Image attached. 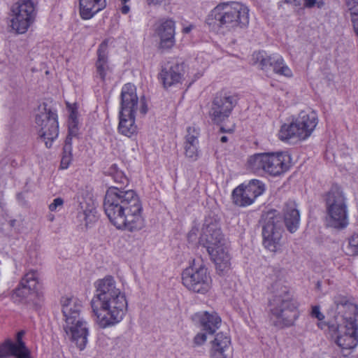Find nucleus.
<instances>
[{
	"mask_svg": "<svg viewBox=\"0 0 358 358\" xmlns=\"http://www.w3.org/2000/svg\"><path fill=\"white\" fill-rule=\"evenodd\" d=\"M108 41H103L99 46L97 50V60L95 64L96 78H100L104 82L107 76L110 74L111 69L108 66Z\"/></svg>",
	"mask_w": 358,
	"mask_h": 358,
	"instance_id": "24",
	"label": "nucleus"
},
{
	"mask_svg": "<svg viewBox=\"0 0 358 358\" xmlns=\"http://www.w3.org/2000/svg\"><path fill=\"white\" fill-rule=\"evenodd\" d=\"M155 34L159 38V48L171 49L176 43V22L171 19H162L156 24Z\"/></svg>",
	"mask_w": 358,
	"mask_h": 358,
	"instance_id": "18",
	"label": "nucleus"
},
{
	"mask_svg": "<svg viewBox=\"0 0 358 358\" xmlns=\"http://www.w3.org/2000/svg\"><path fill=\"white\" fill-rule=\"evenodd\" d=\"M24 334L25 331L21 330L17 333L15 342L6 339L0 344V358H8L10 356L16 358H31V352L22 341Z\"/></svg>",
	"mask_w": 358,
	"mask_h": 358,
	"instance_id": "17",
	"label": "nucleus"
},
{
	"mask_svg": "<svg viewBox=\"0 0 358 358\" xmlns=\"http://www.w3.org/2000/svg\"><path fill=\"white\" fill-rule=\"evenodd\" d=\"M317 123V115L315 111L302 110L289 124L281 126L278 133L279 138L282 141L291 139L306 140L312 134Z\"/></svg>",
	"mask_w": 358,
	"mask_h": 358,
	"instance_id": "7",
	"label": "nucleus"
},
{
	"mask_svg": "<svg viewBox=\"0 0 358 358\" xmlns=\"http://www.w3.org/2000/svg\"><path fill=\"white\" fill-rule=\"evenodd\" d=\"M347 11L350 13V19L358 18V0H345Z\"/></svg>",
	"mask_w": 358,
	"mask_h": 358,
	"instance_id": "36",
	"label": "nucleus"
},
{
	"mask_svg": "<svg viewBox=\"0 0 358 358\" xmlns=\"http://www.w3.org/2000/svg\"><path fill=\"white\" fill-rule=\"evenodd\" d=\"M351 22L352 24L354 31L356 34V35L358 36V17L351 20Z\"/></svg>",
	"mask_w": 358,
	"mask_h": 358,
	"instance_id": "44",
	"label": "nucleus"
},
{
	"mask_svg": "<svg viewBox=\"0 0 358 358\" xmlns=\"http://www.w3.org/2000/svg\"><path fill=\"white\" fill-rule=\"evenodd\" d=\"M310 315L312 317L317 318L320 322V323H325L324 322H322L324 319V315L320 312L319 306H315L312 307ZM319 324L320 322L318 324Z\"/></svg>",
	"mask_w": 358,
	"mask_h": 358,
	"instance_id": "39",
	"label": "nucleus"
},
{
	"mask_svg": "<svg viewBox=\"0 0 358 358\" xmlns=\"http://www.w3.org/2000/svg\"><path fill=\"white\" fill-rule=\"evenodd\" d=\"M192 234L189 233V236H188L189 238H190L192 237Z\"/></svg>",
	"mask_w": 358,
	"mask_h": 358,
	"instance_id": "51",
	"label": "nucleus"
},
{
	"mask_svg": "<svg viewBox=\"0 0 358 358\" xmlns=\"http://www.w3.org/2000/svg\"><path fill=\"white\" fill-rule=\"evenodd\" d=\"M318 327L327 329L336 336V343L342 349L350 350L358 344V323H320Z\"/></svg>",
	"mask_w": 358,
	"mask_h": 358,
	"instance_id": "12",
	"label": "nucleus"
},
{
	"mask_svg": "<svg viewBox=\"0 0 358 358\" xmlns=\"http://www.w3.org/2000/svg\"><path fill=\"white\" fill-rule=\"evenodd\" d=\"M72 159L71 152H64L63 153V156L61 160L60 166L62 169H67L69 165L70 164Z\"/></svg>",
	"mask_w": 358,
	"mask_h": 358,
	"instance_id": "40",
	"label": "nucleus"
},
{
	"mask_svg": "<svg viewBox=\"0 0 358 358\" xmlns=\"http://www.w3.org/2000/svg\"><path fill=\"white\" fill-rule=\"evenodd\" d=\"M0 208H3V203L1 201H0Z\"/></svg>",
	"mask_w": 358,
	"mask_h": 358,
	"instance_id": "50",
	"label": "nucleus"
},
{
	"mask_svg": "<svg viewBox=\"0 0 358 358\" xmlns=\"http://www.w3.org/2000/svg\"><path fill=\"white\" fill-rule=\"evenodd\" d=\"M35 123L40 137L45 141L46 147L50 148L52 141L57 138L59 134L57 113L47 108V105L43 103V106L38 107L35 117Z\"/></svg>",
	"mask_w": 358,
	"mask_h": 358,
	"instance_id": "10",
	"label": "nucleus"
},
{
	"mask_svg": "<svg viewBox=\"0 0 358 358\" xmlns=\"http://www.w3.org/2000/svg\"><path fill=\"white\" fill-rule=\"evenodd\" d=\"M199 130L194 127H189L184 143L185 155L191 162H195L199 158L198 150Z\"/></svg>",
	"mask_w": 358,
	"mask_h": 358,
	"instance_id": "25",
	"label": "nucleus"
},
{
	"mask_svg": "<svg viewBox=\"0 0 358 358\" xmlns=\"http://www.w3.org/2000/svg\"><path fill=\"white\" fill-rule=\"evenodd\" d=\"M192 27H193L192 25L183 28L182 32L184 34H188V33H189L191 31V30L192 29Z\"/></svg>",
	"mask_w": 358,
	"mask_h": 358,
	"instance_id": "46",
	"label": "nucleus"
},
{
	"mask_svg": "<svg viewBox=\"0 0 358 358\" xmlns=\"http://www.w3.org/2000/svg\"><path fill=\"white\" fill-rule=\"evenodd\" d=\"M76 136L74 135H70V134H68V136L66 138L65 140V145L64 146V152L67 153L69 152H71L72 148H71V143H72V138L76 137Z\"/></svg>",
	"mask_w": 358,
	"mask_h": 358,
	"instance_id": "42",
	"label": "nucleus"
},
{
	"mask_svg": "<svg viewBox=\"0 0 358 358\" xmlns=\"http://www.w3.org/2000/svg\"><path fill=\"white\" fill-rule=\"evenodd\" d=\"M63 329L69 339L74 342L80 350L85 348L89 332L87 322L83 318L73 320L72 324L65 322Z\"/></svg>",
	"mask_w": 358,
	"mask_h": 358,
	"instance_id": "19",
	"label": "nucleus"
},
{
	"mask_svg": "<svg viewBox=\"0 0 358 358\" xmlns=\"http://www.w3.org/2000/svg\"><path fill=\"white\" fill-rule=\"evenodd\" d=\"M332 308L341 318L339 323H358V306L352 297L337 294L333 298Z\"/></svg>",
	"mask_w": 358,
	"mask_h": 358,
	"instance_id": "16",
	"label": "nucleus"
},
{
	"mask_svg": "<svg viewBox=\"0 0 358 358\" xmlns=\"http://www.w3.org/2000/svg\"><path fill=\"white\" fill-rule=\"evenodd\" d=\"M329 226L336 229H343L348 224L347 199L342 188L332 185L324 195Z\"/></svg>",
	"mask_w": 358,
	"mask_h": 358,
	"instance_id": "6",
	"label": "nucleus"
},
{
	"mask_svg": "<svg viewBox=\"0 0 358 358\" xmlns=\"http://www.w3.org/2000/svg\"><path fill=\"white\" fill-rule=\"evenodd\" d=\"M227 141H228V138L225 136H222L220 138V141L222 143H226V142H227Z\"/></svg>",
	"mask_w": 358,
	"mask_h": 358,
	"instance_id": "48",
	"label": "nucleus"
},
{
	"mask_svg": "<svg viewBox=\"0 0 358 358\" xmlns=\"http://www.w3.org/2000/svg\"><path fill=\"white\" fill-rule=\"evenodd\" d=\"M203 329L210 334H214L221 324V318L215 312H204L199 315Z\"/></svg>",
	"mask_w": 358,
	"mask_h": 358,
	"instance_id": "30",
	"label": "nucleus"
},
{
	"mask_svg": "<svg viewBox=\"0 0 358 358\" xmlns=\"http://www.w3.org/2000/svg\"><path fill=\"white\" fill-rule=\"evenodd\" d=\"M110 174L113 175L115 182L121 185L127 184L128 180L124 173L117 169V166L113 164L110 169Z\"/></svg>",
	"mask_w": 358,
	"mask_h": 358,
	"instance_id": "35",
	"label": "nucleus"
},
{
	"mask_svg": "<svg viewBox=\"0 0 358 358\" xmlns=\"http://www.w3.org/2000/svg\"><path fill=\"white\" fill-rule=\"evenodd\" d=\"M69 133L70 135L77 136L78 134V114L75 110H72L69 118Z\"/></svg>",
	"mask_w": 358,
	"mask_h": 358,
	"instance_id": "34",
	"label": "nucleus"
},
{
	"mask_svg": "<svg viewBox=\"0 0 358 358\" xmlns=\"http://www.w3.org/2000/svg\"><path fill=\"white\" fill-rule=\"evenodd\" d=\"M237 97L227 92H220L214 98L209 112L211 120L215 124H220L231 115L237 103Z\"/></svg>",
	"mask_w": 358,
	"mask_h": 358,
	"instance_id": "14",
	"label": "nucleus"
},
{
	"mask_svg": "<svg viewBox=\"0 0 358 358\" xmlns=\"http://www.w3.org/2000/svg\"><path fill=\"white\" fill-rule=\"evenodd\" d=\"M164 0H148L149 3L161 4Z\"/></svg>",
	"mask_w": 358,
	"mask_h": 358,
	"instance_id": "47",
	"label": "nucleus"
},
{
	"mask_svg": "<svg viewBox=\"0 0 358 358\" xmlns=\"http://www.w3.org/2000/svg\"><path fill=\"white\" fill-rule=\"evenodd\" d=\"M183 69L180 64H174L163 68L159 73L160 78L165 88L179 83L182 77Z\"/></svg>",
	"mask_w": 358,
	"mask_h": 358,
	"instance_id": "27",
	"label": "nucleus"
},
{
	"mask_svg": "<svg viewBox=\"0 0 358 358\" xmlns=\"http://www.w3.org/2000/svg\"><path fill=\"white\" fill-rule=\"evenodd\" d=\"M141 106L140 111L143 115H145L148 112V106L145 101L144 98H142L141 99Z\"/></svg>",
	"mask_w": 358,
	"mask_h": 358,
	"instance_id": "43",
	"label": "nucleus"
},
{
	"mask_svg": "<svg viewBox=\"0 0 358 358\" xmlns=\"http://www.w3.org/2000/svg\"><path fill=\"white\" fill-rule=\"evenodd\" d=\"M38 273L35 271L27 273L22 279L20 285L15 289L14 294L21 299H27L38 290Z\"/></svg>",
	"mask_w": 358,
	"mask_h": 358,
	"instance_id": "23",
	"label": "nucleus"
},
{
	"mask_svg": "<svg viewBox=\"0 0 358 358\" xmlns=\"http://www.w3.org/2000/svg\"><path fill=\"white\" fill-rule=\"evenodd\" d=\"M284 223L290 233H294L299 228L300 214L294 201H288L283 208Z\"/></svg>",
	"mask_w": 358,
	"mask_h": 358,
	"instance_id": "28",
	"label": "nucleus"
},
{
	"mask_svg": "<svg viewBox=\"0 0 358 358\" xmlns=\"http://www.w3.org/2000/svg\"><path fill=\"white\" fill-rule=\"evenodd\" d=\"M257 59L259 60V65L263 71H268L272 67L273 72L276 74L287 78L292 76V70L285 64L283 58L280 55L264 57L259 52Z\"/></svg>",
	"mask_w": 358,
	"mask_h": 358,
	"instance_id": "20",
	"label": "nucleus"
},
{
	"mask_svg": "<svg viewBox=\"0 0 358 358\" xmlns=\"http://www.w3.org/2000/svg\"><path fill=\"white\" fill-rule=\"evenodd\" d=\"M276 292L268 301V318L279 329L292 326L299 315L298 306L285 286L275 284Z\"/></svg>",
	"mask_w": 358,
	"mask_h": 358,
	"instance_id": "4",
	"label": "nucleus"
},
{
	"mask_svg": "<svg viewBox=\"0 0 358 358\" xmlns=\"http://www.w3.org/2000/svg\"><path fill=\"white\" fill-rule=\"evenodd\" d=\"M120 1L125 3L128 2L129 0H120Z\"/></svg>",
	"mask_w": 358,
	"mask_h": 358,
	"instance_id": "49",
	"label": "nucleus"
},
{
	"mask_svg": "<svg viewBox=\"0 0 358 358\" xmlns=\"http://www.w3.org/2000/svg\"><path fill=\"white\" fill-rule=\"evenodd\" d=\"M290 161V156L282 152L258 153L249 157L248 166L255 173L262 171L277 176L289 169Z\"/></svg>",
	"mask_w": 358,
	"mask_h": 358,
	"instance_id": "8",
	"label": "nucleus"
},
{
	"mask_svg": "<svg viewBox=\"0 0 358 358\" xmlns=\"http://www.w3.org/2000/svg\"><path fill=\"white\" fill-rule=\"evenodd\" d=\"M265 191L264 184L259 180H252L248 185H241L232 192L233 202L244 207L252 204L255 199Z\"/></svg>",
	"mask_w": 358,
	"mask_h": 358,
	"instance_id": "15",
	"label": "nucleus"
},
{
	"mask_svg": "<svg viewBox=\"0 0 358 358\" xmlns=\"http://www.w3.org/2000/svg\"><path fill=\"white\" fill-rule=\"evenodd\" d=\"M61 303L64 321L66 323L72 324L73 320L82 319L80 317L82 304L79 300L75 298L63 297Z\"/></svg>",
	"mask_w": 358,
	"mask_h": 358,
	"instance_id": "26",
	"label": "nucleus"
},
{
	"mask_svg": "<svg viewBox=\"0 0 358 358\" xmlns=\"http://www.w3.org/2000/svg\"><path fill=\"white\" fill-rule=\"evenodd\" d=\"M207 23L227 31L246 28L249 24V9L238 2H224L217 5L208 15Z\"/></svg>",
	"mask_w": 358,
	"mask_h": 358,
	"instance_id": "5",
	"label": "nucleus"
},
{
	"mask_svg": "<svg viewBox=\"0 0 358 358\" xmlns=\"http://www.w3.org/2000/svg\"><path fill=\"white\" fill-rule=\"evenodd\" d=\"M14 17L11 20V27L19 34L24 33L34 22L36 10L31 0H22L12 7Z\"/></svg>",
	"mask_w": 358,
	"mask_h": 358,
	"instance_id": "13",
	"label": "nucleus"
},
{
	"mask_svg": "<svg viewBox=\"0 0 358 358\" xmlns=\"http://www.w3.org/2000/svg\"><path fill=\"white\" fill-rule=\"evenodd\" d=\"M118 130L122 134L131 137L137 131V127L135 124V115L131 116L122 115L120 113V122Z\"/></svg>",
	"mask_w": 358,
	"mask_h": 358,
	"instance_id": "31",
	"label": "nucleus"
},
{
	"mask_svg": "<svg viewBox=\"0 0 358 358\" xmlns=\"http://www.w3.org/2000/svg\"><path fill=\"white\" fill-rule=\"evenodd\" d=\"M80 15L84 20L91 19L106 6V0H79Z\"/></svg>",
	"mask_w": 358,
	"mask_h": 358,
	"instance_id": "29",
	"label": "nucleus"
},
{
	"mask_svg": "<svg viewBox=\"0 0 358 358\" xmlns=\"http://www.w3.org/2000/svg\"><path fill=\"white\" fill-rule=\"evenodd\" d=\"M64 204L63 199L57 197L49 205V210L50 211H57L60 210Z\"/></svg>",
	"mask_w": 358,
	"mask_h": 358,
	"instance_id": "38",
	"label": "nucleus"
},
{
	"mask_svg": "<svg viewBox=\"0 0 358 358\" xmlns=\"http://www.w3.org/2000/svg\"><path fill=\"white\" fill-rule=\"evenodd\" d=\"M209 353L211 358H231L232 348L230 337L223 332L217 334L211 342Z\"/></svg>",
	"mask_w": 358,
	"mask_h": 358,
	"instance_id": "21",
	"label": "nucleus"
},
{
	"mask_svg": "<svg viewBox=\"0 0 358 358\" xmlns=\"http://www.w3.org/2000/svg\"><path fill=\"white\" fill-rule=\"evenodd\" d=\"M103 208L110 222L117 229L132 232L145 226L142 203L133 189L109 187L105 195Z\"/></svg>",
	"mask_w": 358,
	"mask_h": 358,
	"instance_id": "1",
	"label": "nucleus"
},
{
	"mask_svg": "<svg viewBox=\"0 0 358 358\" xmlns=\"http://www.w3.org/2000/svg\"><path fill=\"white\" fill-rule=\"evenodd\" d=\"M138 101L135 86L130 83L124 85L121 92V110L120 113L122 115H135Z\"/></svg>",
	"mask_w": 358,
	"mask_h": 358,
	"instance_id": "22",
	"label": "nucleus"
},
{
	"mask_svg": "<svg viewBox=\"0 0 358 358\" xmlns=\"http://www.w3.org/2000/svg\"><path fill=\"white\" fill-rule=\"evenodd\" d=\"M95 208H87L82 212L78 213V217L80 220L85 222V226L87 227L90 224L94 223L96 221Z\"/></svg>",
	"mask_w": 358,
	"mask_h": 358,
	"instance_id": "32",
	"label": "nucleus"
},
{
	"mask_svg": "<svg viewBox=\"0 0 358 358\" xmlns=\"http://www.w3.org/2000/svg\"><path fill=\"white\" fill-rule=\"evenodd\" d=\"M182 282L189 290L204 294L211 287V278L207 268L203 264H193L186 268L182 273Z\"/></svg>",
	"mask_w": 358,
	"mask_h": 358,
	"instance_id": "11",
	"label": "nucleus"
},
{
	"mask_svg": "<svg viewBox=\"0 0 358 358\" xmlns=\"http://www.w3.org/2000/svg\"><path fill=\"white\" fill-rule=\"evenodd\" d=\"M286 3L292 4L295 6H303L305 8H311L317 5L318 8H321L324 3L317 0H285Z\"/></svg>",
	"mask_w": 358,
	"mask_h": 358,
	"instance_id": "33",
	"label": "nucleus"
},
{
	"mask_svg": "<svg viewBox=\"0 0 358 358\" xmlns=\"http://www.w3.org/2000/svg\"><path fill=\"white\" fill-rule=\"evenodd\" d=\"M349 248L353 255H358V232L349 238Z\"/></svg>",
	"mask_w": 358,
	"mask_h": 358,
	"instance_id": "37",
	"label": "nucleus"
},
{
	"mask_svg": "<svg viewBox=\"0 0 358 358\" xmlns=\"http://www.w3.org/2000/svg\"><path fill=\"white\" fill-rule=\"evenodd\" d=\"M199 242L206 248L217 269L223 271L229 267L230 258L225 245L226 238L217 218L213 216L205 218Z\"/></svg>",
	"mask_w": 358,
	"mask_h": 358,
	"instance_id": "3",
	"label": "nucleus"
},
{
	"mask_svg": "<svg viewBox=\"0 0 358 358\" xmlns=\"http://www.w3.org/2000/svg\"><path fill=\"white\" fill-rule=\"evenodd\" d=\"M206 341V335L205 333H199L194 338V343L196 345H201Z\"/></svg>",
	"mask_w": 358,
	"mask_h": 358,
	"instance_id": "41",
	"label": "nucleus"
},
{
	"mask_svg": "<svg viewBox=\"0 0 358 358\" xmlns=\"http://www.w3.org/2000/svg\"><path fill=\"white\" fill-rule=\"evenodd\" d=\"M262 237L264 246L271 252H276L280 248V241L284 231L282 220L275 210L262 215Z\"/></svg>",
	"mask_w": 358,
	"mask_h": 358,
	"instance_id": "9",
	"label": "nucleus"
},
{
	"mask_svg": "<svg viewBox=\"0 0 358 358\" xmlns=\"http://www.w3.org/2000/svg\"><path fill=\"white\" fill-rule=\"evenodd\" d=\"M95 286L96 293L92 299L91 306L96 323L102 329L119 323L127 310L124 294L117 288L111 276L99 280Z\"/></svg>",
	"mask_w": 358,
	"mask_h": 358,
	"instance_id": "2",
	"label": "nucleus"
},
{
	"mask_svg": "<svg viewBox=\"0 0 358 358\" xmlns=\"http://www.w3.org/2000/svg\"><path fill=\"white\" fill-rule=\"evenodd\" d=\"M129 10H130V8L129 6L127 5H124L122 8H121V12L123 13V14H127L129 12Z\"/></svg>",
	"mask_w": 358,
	"mask_h": 358,
	"instance_id": "45",
	"label": "nucleus"
}]
</instances>
